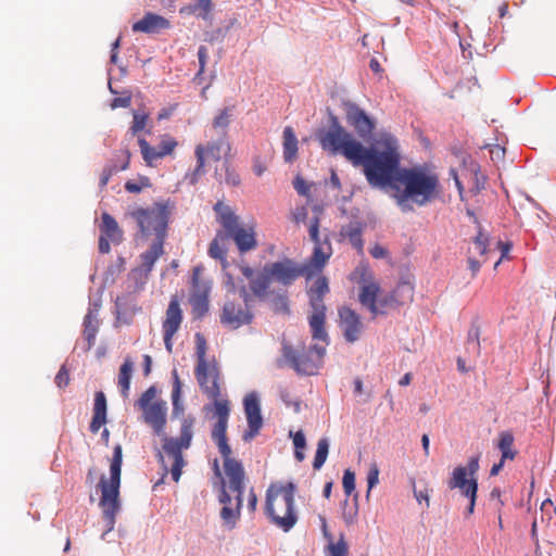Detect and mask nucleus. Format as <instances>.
Here are the masks:
<instances>
[{
    "label": "nucleus",
    "instance_id": "f257e3e1",
    "mask_svg": "<svg viewBox=\"0 0 556 556\" xmlns=\"http://www.w3.org/2000/svg\"><path fill=\"white\" fill-rule=\"evenodd\" d=\"M383 147L379 150L376 147L362 144L361 151L354 157L353 166H363V172L368 185L371 188L383 189L396 182L397 174L402 170L401 155L399 152L397 139L391 134H382L377 141Z\"/></svg>",
    "mask_w": 556,
    "mask_h": 556
},
{
    "label": "nucleus",
    "instance_id": "f03ea898",
    "mask_svg": "<svg viewBox=\"0 0 556 556\" xmlns=\"http://www.w3.org/2000/svg\"><path fill=\"white\" fill-rule=\"evenodd\" d=\"M439 179L420 168H402L392 190L396 205L403 213L414 211L413 204L425 206L438 192Z\"/></svg>",
    "mask_w": 556,
    "mask_h": 556
},
{
    "label": "nucleus",
    "instance_id": "7ed1b4c3",
    "mask_svg": "<svg viewBox=\"0 0 556 556\" xmlns=\"http://www.w3.org/2000/svg\"><path fill=\"white\" fill-rule=\"evenodd\" d=\"M206 340L201 333L195 334L197 367L194 370L198 383L204 394L214 401V410L217 419H229V405L226 400H218L220 396L219 369L216 364L210 365L205 358Z\"/></svg>",
    "mask_w": 556,
    "mask_h": 556
},
{
    "label": "nucleus",
    "instance_id": "20e7f679",
    "mask_svg": "<svg viewBox=\"0 0 556 556\" xmlns=\"http://www.w3.org/2000/svg\"><path fill=\"white\" fill-rule=\"evenodd\" d=\"M193 425H194V417L187 416L184 417L181 420V427H180V435L179 438H173V437H165L164 438V444H162V451H156V458L160 463L161 467L163 468V477L160 481H157L153 489H156L157 485H160L163 482V478L168 472V467L165 463L164 454L172 457L174 463L170 469L172 478L175 482H178L182 468L186 465V460L182 455L184 450H188L191 446L192 438H193Z\"/></svg>",
    "mask_w": 556,
    "mask_h": 556
},
{
    "label": "nucleus",
    "instance_id": "39448f33",
    "mask_svg": "<svg viewBox=\"0 0 556 556\" xmlns=\"http://www.w3.org/2000/svg\"><path fill=\"white\" fill-rule=\"evenodd\" d=\"M123 464V448L116 444L113 448V456L110 464V480L104 477L100 479L101 489L100 507L103 513V520L108 525V530L112 531L115 526L116 514L121 510L119 488Z\"/></svg>",
    "mask_w": 556,
    "mask_h": 556
},
{
    "label": "nucleus",
    "instance_id": "423d86ee",
    "mask_svg": "<svg viewBox=\"0 0 556 556\" xmlns=\"http://www.w3.org/2000/svg\"><path fill=\"white\" fill-rule=\"evenodd\" d=\"M328 122V128L319 129L316 134L321 149L332 155L341 154L352 163L363 143L341 125L339 117L330 110Z\"/></svg>",
    "mask_w": 556,
    "mask_h": 556
},
{
    "label": "nucleus",
    "instance_id": "0eeeda50",
    "mask_svg": "<svg viewBox=\"0 0 556 556\" xmlns=\"http://www.w3.org/2000/svg\"><path fill=\"white\" fill-rule=\"evenodd\" d=\"M295 484L288 482L276 490L270 485L266 492L265 513L273 523L285 532L290 531L296 523L298 515L294 509Z\"/></svg>",
    "mask_w": 556,
    "mask_h": 556
},
{
    "label": "nucleus",
    "instance_id": "6e6552de",
    "mask_svg": "<svg viewBox=\"0 0 556 556\" xmlns=\"http://www.w3.org/2000/svg\"><path fill=\"white\" fill-rule=\"evenodd\" d=\"M170 208L169 201L155 202L148 207H135L127 215L136 222L142 238L154 236V241L165 242Z\"/></svg>",
    "mask_w": 556,
    "mask_h": 556
},
{
    "label": "nucleus",
    "instance_id": "1a4fd4ad",
    "mask_svg": "<svg viewBox=\"0 0 556 556\" xmlns=\"http://www.w3.org/2000/svg\"><path fill=\"white\" fill-rule=\"evenodd\" d=\"M218 222L223 226L227 239H232L241 253H247L256 248L257 242L252 227L245 228L239 224L238 216L232 210L218 201L214 207Z\"/></svg>",
    "mask_w": 556,
    "mask_h": 556
},
{
    "label": "nucleus",
    "instance_id": "9d476101",
    "mask_svg": "<svg viewBox=\"0 0 556 556\" xmlns=\"http://www.w3.org/2000/svg\"><path fill=\"white\" fill-rule=\"evenodd\" d=\"M479 470V456H471L466 466H457L454 468L451 478L447 481L450 490H459L460 494L469 500L466 508L467 515L475 511L478 480L476 475Z\"/></svg>",
    "mask_w": 556,
    "mask_h": 556
},
{
    "label": "nucleus",
    "instance_id": "9b49d317",
    "mask_svg": "<svg viewBox=\"0 0 556 556\" xmlns=\"http://www.w3.org/2000/svg\"><path fill=\"white\" fill-rule=\"evenodd\" d=\"M214 472L216 476L222 477L217 459L214 460ZM228 489L236 494L235 505H232V498L227 490L225 480L220 478V488L218 494V501L220 504H223V508L220 510V518L223 520L224 526L227 529L232 530L233 528H236L237 522L240 518V511L242 507L244 493V482H241L238 489H235L229 482Z\"/></svg>",
    "mask_w": 556,
    "mask_h": 556
},
{
    "label": "nucleus",
    "instance_id": "f8f14e48",
    "mask_svg": "<svg viewBox=\"0 0 556 556\" xmlns=\"http://www.w3.org/2000/svg\"><path fill=\"white\" fill-rule=\"evenodd\" d=\"M239 292L243 304L235 301H226L220 314V324L231 330L250 325L254 318L253 313L249 308L250 294L245 287H242Z\"/></svg>",
    "mask_w": 556,
    "mask_h": 556
},
{
    "label": "nucleus",
    "instance_id": "ddd939ff",
    "mask_svg": "<svg viewBox=\"0 0 556 556\" xmlns=\"http://www.w3.org/2000/svg\"><path fill=\"white\" fill-rule=\"evenodd\" d=\"M342 108L348 125L354 129L358 138L364 141L371 140L376 128L375 119L353 101H343Z\"/></svg>",
    "mask_w": 556,
    "mask_h": 556
},
{
    "label": "nucleus",
    "instance_id": "4468645a",
    "mask_svg": "<svg viewBox=\"0 0 556 556\" xmlns=\"http://www.w3.org/2000/svg\"><path fill=\"white\" fill-rule=\"evenodd\" d=\"M282 356L286 363L299 375H315L319 368L318 361L312 355V350L305 346L293 348L282 344Z\"/></svg>",
    "mask_w": 556,
    "mask_h": 556
},
{
    "label": "nucleus",
    "instance_id": "2eb2a0df",
    "mask_svg": "<svg viewBox=\"0 0 556 556\" xmlns=\"http://www.w3.org/2000/svg\"><path fill=\"white\" fill-rule=\"evenodd\" d=\"M266 265L271 280L285 287L291 286L299 277H305L306 273V268L288 257Z\"/></svg>",
    "mask_w": 556,
    "mask_h": 556
},
{
    "label": "nucleus",
    "instance_id": "dca6fc26",
    "mask_svg": "<svg viewBox=\"0 0 556 556\" xmlns=\"http://www.w3.org/2000/svg\"><path fill=\"white\" fill-rule=\"evenodd\" d=\"M218 451L224 458V470L229 482L235 489L240 486L241 482H244L245 472L241 462L231 458V447L228 444L227 439L216 440Z\"/></svg>",
    "mask_w": 556,
    "mask_h": 556
},
{
    "label": "nucleus",
    "instance_id": "f3484780",
    "mask_svg": "<svg viewBox=\"0 0 556 556\" xmlns=\"http://www.w3.org/2000/svg\"><path fill=\"white\" fill-rule=\"evenodd\" d=\"M218 451L224 458V470L229 482L235 489L240 486L241 482H244L245 472L241 462L231 458V447L228 444L227 439L216 440Z\"/></svg>",
    "mask_w": 556,
    "mask_h": 556
},
{
    "label": "nucleus",
    "instance_id": "a211bd4d",
    "mask_svg": "<svg viewBox=\"0 0 556 556\" xmlns=\"http://www.w3.org/2000/svg\"><path fill=\"white\" fill-rule=\"evenodd\" d=\"M164 243L165 242L153 241L150 248L140 255L141 265L132 269L129 275L130 278L137 279V277H139L141 279L140 282H137V288H142L147 282L155 262L164 253Z\"/></svg>",
    "mask_w": 556,
    "mask_h": 556
},
{
    "label": "nucleus",
    "instance_id": "6ab92c4d",
    "mask_svg": "<svg viewBox=\"0 0 556 556\" xmlns=\"http://www.w3.org/2000/svg\"><path fill=\"white\" fill-rule=\"evenodd\" d=\"M241 273L249 280V287L253 295L261 300L266 299L270 292L269 287L273 281L267 265L265 264L261 270H255L250 266H242Z\"/></svg>",
    "mask_w": 556,
    "mask_h": 556
},
{
    "label": "nucleus",
    "instance_id": "aec40b11",
    "mask_svg": "<svg viewBox=\"0 0 556 556\" xmlns=\"http://www.w3.org/2000/svg\"><path fill=\"white\" fill-rule=\"evenodd\" d=\"M143 413V420L147 425H149L153 433L157 437L162 438V442L164 443V438L168 437L165 433V426L167 421V404L165 401H156L147 408L141 409Z\"/></svg>",
    "mask_w": 556,
    "mask_h": 556
},
{
    "label": "nucleus",
    "instance_id": "412c9836",
    "mask_svg": "<svg viewBox=\"0 0 556 556\" xmlns=\"http://www.w3.org/2000/svg\"><path fill=\"white\" fill-rule=\"evenodd\" d=\"M340 328L346 342L354 343L361 337L363 324L359 315L350 307L339 309Z\"/></svg>",
    "mask_w": 556,
    "mask_h": 556
},
{
    "label": "nucleus",
    "instance_id": "4be33fe9",
    "mask_svg": "<svg viewBox=\"0 0 556 556\" xmlns=\"http://www.w3.org/2000/svg\"><path fill=\"white\" fill-rule=\"evenodd\" d=\"M331 255L332 247L329 237L326 236V245L314 247L309 261L305 264H302V267L306 268L305 278L309 280L314 276L321 273Z\"/></svg>",
    "mask_w": 556,
    "mask_h": 556
},
{
    "label": "nucleus",
    "instance_id": "5701e85b",
    "mask_svg": "<svg viewBox=\"0 0 556 556\" xmlns=\"http://www.w3.org/2000/svg\"><path fill=\"white\" fill-rule=\"evenodd\" d=\"M413 286L408 282L399 283L397 287L389 294L378 298L377 304L381 314L389 307H395L404 304L413 299Z\"/></svg>",
    "mask_w": 556,
    "mask_h": 556
},
{
    "label": "nucleus",
    "instance_id": "b1692460",
    "mask_svg": "<svg viewBox=\"0 0 556 556\" xmlns=\"http://www.w3.org/2000/svg\"><path fill=\"white\" fill-rule=\"evenodd\" d=\"M169 26V21L164 16L148 12L141 20L134 23L131 28L135 33L157 34Z\"/></svg>",
    "mask_w": 556,
    "mask_h": 556
},
{
    "label": "nucleus",
    "instance_id": "393cba45",
    "mask_svg": "<svg viewBox=\"0 0 556 556\" xmlns=\"http://www.w3.org/2000/svg\"><path fill=\"white\" fill-rule=\"evenodd\" d=\"M130 153L125 150L119 155H116L110 163H108L100 176V187H105L111 177L121 170H125L129 166Z\"/></svg>",
    "mask_w": 556,
    "mask_h": 556
},
{
    "label": "nucleus",
    "instance_id": "a878e982",
    "mask_svg": "<svg viewBox=\"0 0 556 556\" xmlns=\"http://www.w3.org/2000/svg\"><path fill=\"white\" fill-rule=\"evenodd\" d=\"M379 291V285H377L376 282H369L362 286L361 292L358 294V300L361 304L367 307L374 316L378 315L379 313H382V311L379 309L377 304Z\"/></svg>",
    "mask_w": 556,
    "mask_h": 556
},
{
    "label": "nucleus",
    "instance_id": "bb28decb",
    "mask_svg": "<svg viewBox=\"0 0 556 556\" xmlns=\"http://www.w3.org/2000/svg\"><path fill=\"white\" fill-rule=\"evenodd\" d=\"M213 0H194L179 9L181 15H192L203 21L211 20Z\"/></svg>",
    "mask_w": 556,
    "mask_h": 556
},
{
    "label": "nucleus",
    "instance_id": "cd10ccee",
    "mask_svg": "<svg viewBox=\"0 0 556 556\" xmlns=\"http://www.w3.org/2000/svg\"><path fill=\"white\" fill-rule=\"evenodd\" d=\"M366 227V224L362 220H351L348 225L343 226L340 230V235L344 238H348L351 245L362 251L364 247L363 241V231Z\"/></svg>",
    "mask_w": 556,
    "mask_h": 556
},
{
    "label": "nucleus",
    "instance_id": "c85d7f7f",
    "mask_svg": "<svg viewBox=\"0 0 556 556\" xmlns=\"http://www.w3.org/2000/svg\"><path fill=\"white\" fill-rule=\"evenodd\" d=\"M182 321V312L177 299H172L166 309V316L163 321V332L176 333Z\"/></svg>",
    "mask_w": 556,
    "mask_h": 556
},
{
    "label": "nucleus",
    "instance_id": "c756f323",
    "mask_svg": "<svg viewBox=\"0 0 556 556\" xmlns=\"http://www.w3.org/2000/svg\"><path fill=\"white\" fill-rule=\"evenodd\" d=\"M211 287L203 285V288L193 290L190 295L192 312L197 317H203L208 312V294Z\"/></svg>",
    "mask_w": 556,
    "mask_h": 556
},
{
    "label": "nucleus",
    "instance_id": "7c9ffc66",
    "mask_svg": "<svg viewBox=\"0 0 556 556\" xmlns=\"http://www.w3.org/2000/svg\"><path fill=\"white\" fill-rule=\"evenodd\" d=\"M102 223L100 225V232L102 236L110 238L111 242L119 243L123 239V231L119 228L115 218L109 213L104 212L101 216Z\"/></svg>",
    "mask_w": 556,
    "mask_h": 556
},
{
    "label": "nucleus",
    "instance_id": "2f4dec72",
    "mask_svg": "<svg viewBox=\"0 0 556 556\" xmlns=\"http://www.w3.org/2000/svg\"><path fill=\"white\" fill-rule=\"evenodd\" d=\"M325 320L326 314H312L308 318L313 339L323 341L327 345L329 336L325 329Z\"/></svg>",
    "mask_w": 556,
    "mask_h": 556
},
{
    "label": "nucleus",
    "instance_id": "473e14b6",
    "mask_svg": "<svg viewBox=\"0 0 556 556\" xmlns=\"http://www.w3.org/2000/svg\"><path fill=\"white\" fill-rule=\"evenodd\" d=\"M227 236L225 231H218L215 238L212 240L208 247V255L214 260H219L223 263H226V254H227Z\"/></svg>",
    "mask_w": 556,
    "mask_h": 556
},
{
    "label": "nucleus",
    "instance_id": "72a5a7b5",
    "mask_svg": "<svg viewBox=\"0 0 556 556\" xmlns=\"http://www.w3.org/2000/svg\"><path fill=\"white\" fill-rule=\"evenodd\" d=\"M298 138L291 127L283 129V159L285 162L291 163L298 153Z\"/></svg>",
    "mask_w": 556,
    "mask_h": 556
},
{
    "label": "nucleus",
    "instance_id": "f704fd0d",
    "mask_svg": "<svg viewBox=\"0 0 556 556\" xmlns=\"http://www.w3.org/2000/svg\"><path fill=\"white\" fill-rule=\"evenodd\" d=\"M173 376V391H172V403H173V416L179 417L184 414L185 407L180 400L181 396V382L176 369L172 371Z\"/></svg>",
    "mask_w": 556,
    "mask_h": 556
},
{
    "label": "nucleus",
    "instance_id": "c9c22d12",
    "mask_svg": "<svg viewBox=\"0 0 556 556\" xmlns=\"http://www.w3.org/2000/svg\"><path fill=\"white\" fill-rule=\"evenodd\" d=\"M271 309L277 314H289V299L287 291H270L267 296Z\"/></svg>",
    "mask_w": 556,
    "mask_h": 556
},
{
    "label": "nucleus",
    "instance_id": "e433bc0d",
    "mask_svg": "<svg viewBox=\"0 0 556 556\" xmlns=\"http://www.w3.org/2000/svg\"><path fill=\"white\" fill-rule=\"evenodd\" d=\"M468 215L472 216L473 222L478 226V232L477 236L473 238V244L480 255H484L489 251V244H490V237L488 233L483 231L482 226L478 222L477 216L473 214V212L468 211Z\"/></svg>",
    "mask_w": 556,
    "mask_h": 556
},
{
    "label": "nucleus",
    "instance_id": "4c0bfd02",
    "mask_svg": "<svg viewBox=\"0 0 556 556\" xmlns=\"http://www.w3.org/2000/svg\"><path fill=\"white\" fill-rule=\"evenodd\" d=\"M466 344L468 351L472 352L476 355H480V326L478 324V318L471 321L470 328L467 333Z\"/></svg>",
    "mask_w": 556,
    "mask_h": 556
},
{
    "label": "nucleus",
    "instance_id": "58836bf2",
    "mask_svg": "<svg viewBox=\"0 0 556 556\" xmlns=\"http://www.w3.org/2000/svg\"><path fill=\"white\" fill-rule=\"evenodd\" d=\"M197 159V166L193 172L187 176L190 185H195L199 178L204 174V165H205V149L203 146L199 144L194 151Z\"/></svg>",
    "mask_w": 556,
    "mask_h": 556
},
{
    "label": "nucleus",
    "instance_id": "ea45409f",
    "mask_svg": "<svg viewBox=\"0 0 556 556\" xmlns=\"http://www.w3.org/2000/svg\"><path fill=\"white\" fill-rule=\"evenodd\" d=\"M247 421L248 430L243 434V439L245 441L253 439L255 435H257L263 426V417L261 414V409L255 413L249 414L247 416Z\"/></svg>",
    "mask_w": 556,
    "mask_h": 556
},
{
    "label": "nucleus",
    "instance_id": "a19ab883",
    "mask_svg": "<svg viewBox=\"0 0 556 556\" xmlns=\"http://www.w3.org/2000/svg\"><path fill=\"white\" fill-rule=\"evenodd\" d=\"M131 374H132V364L129 361H125L122 364V366L119 368V374H118V386L121 387V391L124 396L128 395V391L130 388Z\"/></svg>",
    "mask_w": 556,
    "mask_h": 556
},
{
    "label": "nucleus",
    "instance_id": "79ce46f5",
    "mask_svg": "<svg viewBox=\"0 0 556 556\" xmlns=\"http://www.w3.org/2000/svg\"><path fill=\"white\" fill-rule=\"evenodd\" d=\"M138 144L147 165L152 166L156 160L162 159L159 149L151 147L146 139L139 138Z\"/></svg>",
    "mask_w": 556,
    "mask_h": 556
},
{
    "label": "nucleus",
    "instance_id": "37998d69",
    "mask_svg": "<svg viewBox=\"0 0 556 556\" xmlns=\"http://www.w3.org/2000/svg\"><path fill=\"white\" fill-rule=\"evenodd\" d=\"M329 439L328 438H321L319 439L317 443V450L315 453L314 462H313V468L315 470H319L324 464L326 463L328 453H329Z\"/></svg>",
    "mask_w": 556,
    "mask_h": 556
},
{
    "label": "nucleus",
    "instance_id": "c03bdc74",
    "mask_svg": "<svg viewBox=\"0 0 556 556\" xmlns=\"http://www.w3.org/2000/svg\"><path fill=\"white\" fill-rule=\"evenodd\" d=\"M514 437L509 432H503L498 442V448L502 453V459H513L515 452L513 451Z\"/></svg>",
    "mask_w": 556,
    "mask_h": 556
},
{
    "label": "nucleus",
    "instance_id": "a18cd8bd",
    "mask_svg": "<svg viewBox=\"0 0 556 556\" xmlns=\"http://www.w3.org/2000/svg\"><path fill=\"white\" fill-rule=\"evenodd\" d=\"M84 326V338L86 340V344L84 345V352H88L94 345L96 337L99 330V321L96 320V324L92 323H83Z\"/></svg>",
    "mask_w": 556,
    "mask_h": 556
},
{
    "label": "nucleus",
    "instance_id": "49530a36",
    "mask_svg": "<svg viewBox=\"0 0 556 556\" xmlns=\"http://www.w3.org/2000/svg\"><path fill=\"white\" fill-rule=\"evenodd\" d=\"M148 118L149 115L144 111H132V124L129 128L130 134L135 136L139 131L143 130L147 125Z\"/></svg>",
    "mask_w": 556,
    "mask_h": 556
},
{
    "label": "nucleus",
    "instance_id": "de8ad7c7",
    "mask_svg": "<svg viewBox=\"0 0 556 556\" xmlns=\"http://www.w3.org/2000/svg\"><path fill=\"white\" fill-rule=\"evenodd\" d=\"M245 416L261 409L260 395L256 391L248 393L243 399Z\"/></svg>",
    "mask_w": 556,
    "mask_h": 556
},
{
    "label": "nucleus",
    "instance_id": "09e8293b",
    "mask_svg": "<svg viewBox=\"0 0 556 556\" xmlns=\"http://www.w3.org/2000/svg\"><path fill=\"white\" fill-rule=\"evenodd\" d=\"M319 226H320V218L318 216H314L311 219L308 232L309 238L314 242V247L318 245H326V237L321 240L319 236Z\"/></svg>",
    "mask_w": 556,
    "mask_h": 556
},
{
    "label": "nucleus",
    "instance_id": "8fccbe9b",
    "mask_svg": "<svg viewBox=\"0 0 556 556\" xmlns=\"http://www.w3.org/2000/svg\"><path fill=\"white\" fill-rule=\"evenodd\" d=\"M319 226H320V218L318 216H314L311 219L308 232L309 238L314 242V247L318 245H326V237L321 240L319 236Z\"/></svg>",
    "mask_w": 556,
    "mask_h": 556
},
{
    "label": "nucleus",
    "instance_id": "3c124183",
    "mask_svg": "<svg viewBox=\"0 0 556 556\" xmlns=\"http://www.w3.org/2000/svg\"><path fill=\"white\" fill-rule=\"evenodd\" d=\"M329 292L328 279L325 276H319L308 290V295L325 296Z\"/></svg>",
    "mask_w": 556,
    "mask_h": 556
},
{
    "label": "nucleus",
    "instance_id": "603ef678",
    "mask_svg": "<svg viewBox=\"0 0 556 556\" xmlns=\"http://www.w3.org/2000/svg\"><path fill=\"white\" fill-rule=\"evenodd\" d=\"M232 117V108L223 109L214 118L213 126L214 128L226 129L230 123Z\"/></svg>",
    "mask_w": 556,
    "mask_h": 556
},
{
    "label": "nucleus",
    "instance_id": "864d4df0",
    "mask_svg": "<svg viewBox=\"0 0 556 556\" xmlns=\"http://www.w3.org/2000/svg\"><path fill=\"white\" fill-rule=\"evenodd\" d=\"M329 554L328 556H346L348 555V544L344 540V535L341 534L340 539L337 543H331L328 545Z\"/></svg>",
    "mask_w": 556,
    "mask_h": 556
},
{
    "label": "nucleus",
    "instance_id": "5fc2aeb1",
    "mask_svg": "<svg viewBox=\"0 0 556 556\" xmlns=\"http://www.w3.org/2000/svg\"><path fill=\"white\" fill-rule=\"evenodd\" d=\"M150 179L146 176L139 178V181L128 180L125 184V190L129 193H139L143 188L150 187Z\"/></svg>",
    "mask_w": 556,
    "mask_h": 556
},
{
    "label": "nucleus",
    "instance_id": "6e6d98bb",
    "mask_svg": "<svg viewBox=\"0 0 556 556\" xmlns=\"http://www.w3.org/2000/svg\"><path fill=\"white\" fill-rule=\"evenodd\" d=\"M156 388L154 386L149 387L139 397L137 401V405L140 409L147 408L149 406H152L153 403H151L154 397L156 396Z\"/></svg>",
    "mask_w": 556,
    "mask_h": 556
},
{
    "label": "nucleus",
    "instance_id": "4d7b16f0",
    "mask_svg": "<svg viewBox=\"0 0 556 556\" xmlns=\"http://www.w3.org/2000/svg\"><path fill=\"white\" fill-rule=\"evenodd\" d=\"M228 419H217L212 429L213 441L227 439Z\"/></svg>",
    "mask_w": 556,
    "mask_h": 556
},
{
    "label": "nucleus",
    "instance_id": "13d9d810",
    "mask_svg": "<svg viewBox=\"0 0 556 556\" xmlns=\"http://www.w3.org/2000/svg\"><path fill=\"white\" fill-rule=\"evenodd\" d=\"M176 147H177V141L174 138H172L170 136L165 135L162 138L161 142L159 143L157 149H159L161 156L164 157V156L170 154Z\"/></svg>",
    "mask_w": 556,
    "mask_h": 556
},
{
    "label": "nucleus",
    "instance_id": "bf43d9fd",
    "mask_svg": "<svg viewBox=\"0 0 556 556\" xmlns=\"http://www.w3.org/2000/svg\"><path fill=\"white\" fill-rule=\"evenodd\" d=\"M93 415L106 417V397L102 391L94 394Z\"/></svg>",
    "mask_w": 556,
    "mask_h": 556
},
{
    "label": "nucleus",
    "instance_id": "052dcab7",
    "mask_svg": "<svg viewBox=\"0 0 556 556\" xmlns=\"http://www.w3.org/2000/svg\"><path fill=\"white\" fill-rule=\"evenodd\" d=\"M232 25L233 23L230 22L226 27H218L212 31L205 33L206 40L210 42L223 41Z\"/></svg>",
    "mask_w": 556,
    "mask_h": 556
},
{
    "label": "nucleus",
    "instance_id": "680f3d73",
    "mask_svg": "<svg viewBox=\"0 0 556 556\" xmlns=\"http://www.w3.org/2000/svg\"><path fill=\"white\" fill-rule=\"evenodd\" d=\"M342 484L343 490L348 496L355 491V473L352 470H344Z\"/></svg>",
    "mask_w": 556,
    "mask_h": 556
},
{
    "label": "nucleus",
    "instance_id": "e2e57ef3",
    "mask_svg": "<svg viewBox=\"0 0 556 556\" xmlns=\"http://www.w3.org/2000/svg\"><path fill=\"white\" fill-rule=\"evenodd\" d=\"M379 482V468L376 463H372L369 467L368 473H367V497L370 494V491L372 488H375Z\"/></svg>",
    "mask_w": 556,
    "mask_h": 556
},
{
    "label": "nucleus",
    "instance_id": "0e129e2a",
    "mask_svg": "<svg viewBox=\"0 0 556 556\" xmlns=\"http://www.w3.org/2000/svg\"><path fill=\"white\" fill-rule=\"evenodd\" d=\"M292 185L300 195L307 198L309 197L311 186L305 181V179L301 175H296L294 177Z\"/></svg>",
    "mask_w": 556,
    "mask_h": 556
},
{
    "label": "nucleus",
    "instance_id": "69168bd1",
    "mask_svg": "<svg viewBox=\"0 0 556 556\" xmlns=\"http://www.w3.org/2000/svg\"><path fill=\"white\" fill-rule=\"evenodd\" d=\"M309 305L312 307V314H326V305L324 303V296L308 295Z\"/></svg>",
    "mask_w": 556,
    "mask_h": 556
},
{
    "label": "nucleus",
    "instance_id": "338daca9",
    "mask_svg": "<svg viewBox=\"0 0 556 556\" xmlns=\"http://www.w3.org/2000/svg\"><path fill=\"white\" fill-rule=\"evenodd\" d=\"M68 382H70L68 370L66 369L65 365H62L55 376V383L59 388H64L68 384Z\"/></svg>",
    "mask_w": 556,
    "mask_h": 556
},
{
    "label": "nucleus",
    "instance_id": "774afa93",
    "mask_svg": "<svg viewBox=\"0 0 556 556\" xmlns=\"http://www.w3.org/2000/svg\"><path fill=\"white\" fill-rule=\"evenodd\" d=\"M225 144L224 140H218L207 146L206 153L218 161L220 159V149Z\"/></svg>",
    "mask_w": 556,
    "mask_h": 556
}]
</instances>
